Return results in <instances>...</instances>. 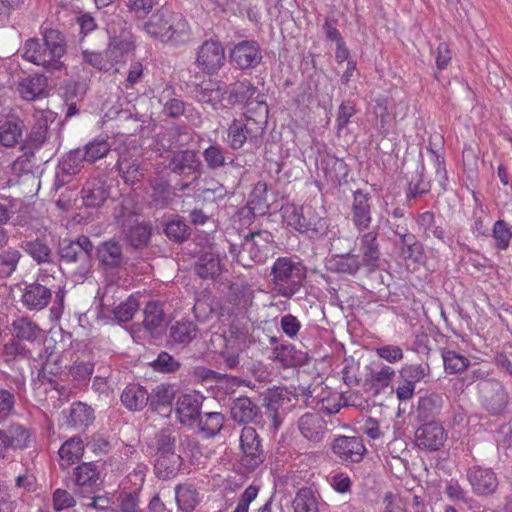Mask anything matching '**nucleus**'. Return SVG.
<instances>
[{
    "mask_svg": "<svg viewBox=\"0 0 512 512\" xmlns=\"http://www.w3.org/2000/svg\"><path fill=\"white\" fill-rule=\"evenodd\" d=\"M176 436L170 428L162 429L151 439L148 449L154 456L175 452Z\"/></svg>",
    "mask_w": 512,
    "mask_h": 512,
    "instance_id": "ea45409f",
    "label": "nucleus"
},
{
    "mask_svg": "<svg viewBox=\"0 0 512 512\" xmlns=\"http://www.w3.org/2000/svg\"><path fill=\"white\" fill-rule=\"evenodd\" d=\"M94 410L85 403L75 402L71 405L68 423L76 429H84L94 421Z\"/></svg>",
    "mask_w": 512,
    "mask_h": 512,
    "instance_id": "8fccbe9b",
    "label": "nucleus"
},
{
    "mask_svg": "<svg viewBox=\"0 0 512 512\" xmlns=\"http://www.w3.org/2000/svg\"><path fill=\"white\" fill-rule=\"evenodd\" d=\"M198 333L199 329L196 323L183 319L171 324L168 337L173 344L187 346L197 337Z\"/></svg>",
    "mask_w": 512,
    "mask_h": 512,
    "instance_id": "72a5a7b5",
    "label": "nucleus"
},
{
    "mask_svg": "<svg viewBox=\"0 0 512 512\" xmlns=\"http://www.w3.org/2000/svg\"><path fill=\"white\" fill-rule=\"evenodd\" d=\"M269 412H276L292 401H297V395L286 387H273L268 390L265 397Z\"/></svg>",
    "mask_w": 512,
    "mask_h": 512,
    "instance_id": "3c124183",
    "label": "nucleus"
},
{
    "mask_svg": "<svg viewBox=\"0 0 512 512\" xmlns=\"http://www.w3.org/2000/svg\"><path fill=\"white\" fill-rule=\"evenodd\" d=\"M222 263L218 254L206 252L201 254L194 265L195 273L202 279H215L222 272Z\"/></svg>",
    "mask_w": 512,
    "mask_h": 512,
    "instance_id": "c9c22d12",
    "label": "nucleus"
},
{
    "mask_svg": "<svg viewBox=\"0 0 512 512\" xmlns=\"http://www.w3.org/2000/svg\"><path fill=\"white\" fill-rule=\"evenodd\" d=\"M258 89L249 80L236 81L229 86L225 85V93L228 94L229 104H250L254 98H258Z\"/></svg>",
    "mask_w": 512,
    "mask_h": 512,
    "instance_id": "7c9ffc66",
    "label": "nucleus"
},
{
    "mask_svg": "<svg viewBox=\"0 0 512 512\" xmlns=\"http://www.w3.org/2000/svg\"><path fill=\"white\" fill-rule=\"evenodd\" d=\"M12 328L17 338L27 341L36 340L40 333L38 325L26 317L15 319Z\"/></svg>",
    "mask_w": 512,
    "mask_h": 512,
    "instance_id": "052dcab7",
    "label": "nucleus"
},
{
    "mask_svg": "<svg viewBox=\"0 0 512 512\" xmlns=\"http://www.w3.org/2000/svg\"><path fill=\"white\" fill-rule=\"evenodd\" d=\"M83 452L84 444L80 437H72L65 441L58 451L61 469L65 470L78 461Z\"/></svg>",
    "mask_w": 512,
    "mask_h": 512,
    "instance_id": "a19ab883",
    "label": "nucleus"
},
{
    "mask_svg": "<svg viewBox=\"0 0 512 512\" xmlns=\"http://www.w3.org/2000/svg\"><path fill=\"white\" fill-rule=\"evenodd\" d=\"M307 269L296 257H278L270 268L271 290L291 299L304 286Z\"/></svg>",
    "mask_w": 512,
    "mask_h": 512,
    "instance_id": "f03ea898",
    "label": "nucleus"
},
{
    "mask_svg": "<svg viewBox=\"0 0 512 512\" xmlns=\"http://www.w3.org/2000/svg\"><path fill=\"white\" fill-rule=\"evenodd\" d=\"M311 213L310 208L287 206L284 209V221L289 227L297 230L300 233L312 232L316 235H322L326 232L328 226L326 220L322 218L309 217Z\"/></svg>",
    "mask_w": 512,
    "mask_h": 512,
    "instance_id": "0eeeda50",
    "label": "nucleus"
},
{
    "mask_svg": "<svg viewBox=\"0 0 512 512\" xmlns=\"http://www.w3.org/2000/svg\"><path fill=\"white\" fill-rule=\"evenodd\" d=\"M197 419L199 432L206 438L216 436L224 424V416L219 412L200 414Z\"/></svg>",
    "mask_w": 512,
    "mask_h": 512,
    "instance_id": "864d4df0",
    "label": "nucleus"
},
{
    "mask_svg": "<svg viewBox=\"0 0 512 512\" xmlns=\"http://www.w3.org/2000/svg\"><path fill=\"white\" fill-rule=\"evenodd\" d=\"M81 150L85 161L93 164L107 156L111 150V145L106 139L98 137L85 144Z\"/></svg>",
    "mask_w": 512,
    "mask_h": 512,
    "instance_id": "5fc2aeb1",
    "label": "nucleus"
},
{
    "mask_svg": "<svg viewBox=\"0 0 512 512\" xmlns=\"http://www.w3.org/2000/svg\"><path fill=\"white\" fill-rule=\"evenodd\" d=\"M259 44L253 40H244L236 44L230 52V59L239 69H253L262 61Z\"/></svg>",
    "mask_w": 512,
    "mask_h": 512,
    "instance_id": "4468645a",
    "label": "nucleus"
},
{
    "mask_svg": "<svg viewBox=\"0 0 512 512\" xmlns=\"http://www.w3.org/2000/svg\"><path fill=\"white\" fill-rule=\"evenodd\" d=\"M416 222L425 238L435 237L444 244H448L451 241L443 228V220L440 217H436L433 212L425 211L419 214Z\"/></svg>",
    "mask_w": 512,
    "mask_h": 512,
    "instance_id": "cd10ccee",
    "label": "nucleus"
},
{
    "mask_svg": "<svg viewBox=\"0 0 512 512\" xmlns=\"http://www.w3.org/2000/svg\"><path fill=\"white\" fill-rule=\"evenodd\" d=\"M267 184L258 181L249 195L248 208L253 215H264L269 209L267 200Z\"/></svg>",
    "mask_w": 512,
    "mask_h": 512,
    "instance_id": "603ef678",
    "label": "nucleus"
},
{
    "mask_svg": "<svg viewBox=\"0 0 512 512\" xmlns=\"http://www.w3.org/2000/svg\"><path fill=\"white\" fill-rule=\"evenodd\" d=\"M149 393L145 387L139 384H129L121 393V403L129 411L143 410L149 403Z\"/></svg>",
    "mask_w": 512,
    "mask_h": 512,
    "instance_id": "2f4dec72",
    "label": "nucleus"
},
{
    "mask_svg": "<svg viewBox=\"0 0 512 512\" xmlns=\"http://www.w3.org/2000/svg\"><path fill=\"white\" fill-rule=\"evenodd\" d=\"M202 396L199 394H183L176 402V415L180 423L191 425L200 416Z\"/></svg>",
    "mask_w": 512,
    "mask_h": 512,
    "instance_id": "5701e85b",
    "label": "nucleus"
},
{
    "mask_svg": "<svg viewBox=\"0 0 512 512\" xmlns=\"http://www.w3.org/2000/svg\"><path fill=\"white\" fill-rule=\"evenodd\" d=\"M139 308V302L136 297L130 296L113 309L115 319L119 322L130 321Z\"/></svg>",
    "mask_w": 512,
    "mask_h": 512,
    "instance_id": "338daca9",
    "label": "nucleus"
},
{
    "mask_svg": "<svg viewBox=\"0 0 512 512\" xmlns=\"http://www.w3.org/2000/svg\"><path fill=\"white\" fill-rule=\"evenodd\" d=\"M47 78L41 74H35L24 78L18 86L21 97L27 101H34L45 95Z\"/></svg>",
    "mask_w": 512,
    "mask_h": 512,
    "instance_id": "e433bc0d",
    "label": "nucleus"
},
{
    "mask_svg": "<svg viewBox=\"0 0 512 512\" xmlns=\"http://www.w3.org/2000/svg\"><path fill=\"white\" fill-rule=\"evenodd\" d=\"M301 435L310 442H320L326 432V422L319 413L307 412L297 422Z\"/></svg>",
    "mask_w": 512,
    "mask_h": 512,
    "instance_id": "412c9836",
    "label": "nucleus"
},
{
    "mask_svg": "<svg viewBox=\"0 0 512 512\" xmlns=\"http://www.w3.org/2000/svg\"><path fill=\"white\" fill-rule=\"evenodd\" d=\"M447 440V432L442 424L435 420L419 426L415 431L416 446L425 451L440 450Z\"/></svg>",
    "mask_w": 512,
    "mask_h": 512,
    "instance_id": "9b49d317",
    "label": "nucleus"
},
{
    "mask_svg": "<svg viewBox=\"0 0 512 512\" xmlns=\"http://www.w3.org/2000/svg\"><path fill=\"white\" fill-rule=\"evenodd\" d=\"M109 197L110 187L103 177L88 179L81 190V198L87 208H99Z\"/></svg>",
    "mask_w": 512,
    "mask_h": 512,
    "instance_id": "a211bd4d",
    "label": "nucleus"
},
{
    "mask_svg": "<svg viewBox=\"0 0 512 512\" xmlns=\"http://www.w3.org/2000/svg\"><path fill=\"white\" fill-rule=\"evenodd\" d=\"M276 243L272 233L267 230L250 232L238 246L230 244L229 253L243 267L250 268L264 264L275 254Z\"/></svg>",
    "mask_w": 512,
    "mask_h": 512,
    "instance_id": "20e7f679",
    "label": "nucleus"
},
{
    "mask_svg": "<svg viewBox=\"0 0 512 512\" xmlns=\"http://www.w3.org/2000/svg\"><path fill=\"white\" fill-rule=\"evenodd\" d=\"M377 238L378 233L376 231L366 232L360 237V263L369 271H373L378 267L380 260V248Z\"/></svg>",
    "mask_w": 512,
    "mask_h": 512,
    "instance_id": "b1692460",
    "label": "nucleus"
},
{
    "mask_svg": "<svg viewBox=\"0 0 512 512\" xmlns=\"http://www.w3.org/2000/svg\"><path fill=\"white\" fill-rule=\"evenodd\" d=\"M152 368L160 373H174L181 367V363L168 352L162 351L151 363Z\"/></svg>",
    "mask_w": 512,
    "mask_h": 512,
    "instance_id": "774afa93",
    "label": "nucleus"
},
{
    "mask_svg": "<svg viewBox=\"0 0 512 512\" xmlns=\"http://www.w3.org/2000/svg\"><path fill=\"white\" fill-rule=\"evenodd\" d=\"M492 237L495 240L496 249L507 250L512 238V227L504 220H497L492 229Z\"/></svg>",
    "mask_w": 512,
    "mask_h": 512,
    "instance_id": "e2e57ef3",
    "label": "nucleus"
},
{
    "mask_svg": "<svg viewBox=\"0 0 512 512\" xmlns=\"http://www.w3.org/2000/svg\"><path fill=\"white\" fill-rule=\"evenodd\" d=\"M166 167L179 176H189L200 173L202 164L196 151L186 149L174 152Z\"/></svg>",
    "mask_w": 512,
    "mask_h": 512,
    "instance_id": "f3484780",
    "label": "nucleus"
},
{
    "mask_svg": "<svg viewBox=\"0 0 512 512\" xmlns=\"http://www.w3.org/2000/svg\"><path fill=\"white\" fill-rule=\"evenodd\" d=\"M194 99L202 105L209 106L213 111L222 110L225 83L220 80H205L195 85L192 90Z\"/></svg>",
    "mask_w": 512,
    "mask_h": 512,
    "instance_id": "f8f14e48",
    "label": "nucleus"
},
{
    "mask_svg": "<svg viewBox=\"0 0 512 512\" xmlns=\"http://www.w3.org/2000/svg\"><path fill=\"white\" fill-rule=\"evenodd\" d=\"M294 512H319V500L310 488L300 489L292 502Z\"/></svg>",
    "mask_w": 512,
    "mask_h": 512,
    "instance_id": "6e6d98bb",
    "label": "nucleus"
},
{
    "mask_svg": "<svg viewBox=\"0 0 512 512\" xmlns=\"http://www.w3.org/2000/svg\"><path fill=\"white\" fill-rule=\"evenodd\" d=\"M175 500L182 512H192L200 503V495L191 483L179 484L175 487Z\"/></svg>",
    "mask_w": 512,
    "mask_h": 512,
    "instance_id": "4c0bfd02",
    "label": "nucleus"
},
{
    "mask_svg": "<svg viewBox=\"0 0 512 512\" xmlns=\"http://www.w3.org/2000/svg\"><path fill=\"white\" fill-rule=\"evenodd\" d=\"M150 187L152 206L156 208H164L172 202L175 193L167 181L162 180L161 178H154V180L150 182Z\"/></svg>",
    "mask_w": 512,
    "mask_h": 512,
    "instance_id": "37998d69",
    "label": "nucleus"
},
{
    "mask_svg": "<svg viewBox=\"0 0 512 512\" xmlns=\"http://www.w3.org/2000/svg\"><path fill=\"white\" fill-rule=\"evenodd\" d=\"M467 479L475 494L480 496L492 495L498 487V478L490 468L478 465L467 470Z\"/></svg>",
    "mask_w": 512,
    "mask_h": 512,
    "instance_id": "dca6fc26",
    "label": "nucleus"
},
{
    "mask_svg": "<svg viewBox=\"0 0 512 512\" xmlns=\"http://www.w3.org/2000/svg\"><path fill=\"white\" fill-rule=\"evenodd\" d=\"M328 270L349 276H355L363 267L360 263V255L352 252L344 254H333L327 259Z\"/></svg>",
    "mask_w": 512,
    "mask_h": 512,
    "instance_id": "bb28decb",
    "label": "nucleus"
},
{
    "mask_svg": "<svg viewBox=\"0 0 512 512\" xmlns=\"http://www.w3.org/2000/svg\"><path fill=\"white\" fill-rule=\"evenodd\" d=\"M442 358L445 372L448 374L460 373L470 365L468 358L453 350H444Z\"/></svg>",
    "mask_w": 512,
    "mask_h": 512,
    "instance_id": "680f3d73",
    "label": "nucleus"
},
{
    "mask_svg": "<svg viewBox=\"0 0 512 512\" xmlns=\"http://www.w3.org/2000/svg\"><path fill=\"white\" fill-rule=\"evenodd\" d=\"M145 32L161 42L182 43L189 38L190 27L179 13L160 9L144 24Z\"/></svg>",
    "mask_w": 512,
    "mask_h": 512,
    "instance_id": "39448f33",
    "label": "nucleus"
},
{
    "mask_svg": "<svg viewBox=\"0 0 512 512\" xmlns=\"http://www.w3.org/2000/svg\"><path fill=\"white\" fill-rule=\"evenodd\" d=\"M118 171L128 185H134L141 181L144 176L143 169L136 159L121 155L116 164Z\"/></svg>",
    "mask_w": 512,
    "mask_h": 512,
    "instance_id": "49530a36",
    "label": "nucleus"
},
{
    "mask_svg": "<svg viewBox=\"0 0 512 512\" xmlns=\"http://www.w3.org/2000/svg\"><path fill=\"white\" fill-rule=\"evenodd\" d=\"M400 232L401 255L408 260L418 262L423 257L422 244L417 240L416 236L410 232L406 233L403 227L397 229Z\"/></svg>",
    "mask_w": 512,
    "mask_h": 512,
    "instance_id": "09e8293b",
    "label": "nucleus"
},
{
    "mask_svg": "<svg viewBox=\"0 0 512 512\" xmlns=\"http://www.w3.org/2000/svg\"><path fill=\"white\" fill-rule=\"evenodd\" d=\"M24 129L25 123L19 117L0 122V145L6 148L15 147L21 141Z\"/></svg>",
    "mask_w": 512,
    "mask_h": 512,
    "instance_id": "473e14b6",
    "label": "nucleus"
},
{
    "mask_svg": "<svg viewBox=\"0 0 512 512\" xmlns=\"http://www.w3.org/2000/svg\"><path fill=\"white\" fill-rule=\"evenodd\" d=\"M52 289L39 281L26 285L21 302L28 310L40 311L51 301Z\"/></svg>",
    "mask_w": 512,
    "mask_h": 512,
    "instance_id": "aec40b11",
    "label": "nucleus"
},
{
    "mask_svg": "<svg viewBox=\"0 0 512 512\" xmlns=\"http://www.w3.org/2000/svg\"><path fill=\"white\" fill-rule=\"evenodd\" d=\"M116 222L122 228L127 241L135 248H140L147 245L150 236L151 228L145 223H127L123 215H116Z\"/></svg>",
    "mask_w": 512,
    "mask_h": 512,
    "instance_id": "a878e982",
    "label": "nucleus"
},
{
    "mask_svg": "<svg viewBox=\"0 0 512 512\" xmlns=\"http://www.w3.org/2000/svg\"><path fill=\"white\" fill-rule=\"evenodd\" d=\"M84 162L86 161L80 148L71 150L66 153L58 165L54 181V188L58 190L68 184L72 178L81 171Z\"/></svg>",
    "mask_w": 512,
    "mask_h": 512,
    "instance_id": "2eb2a0df",
    "label": "nucleus"
},
{
    "mask_svg": "<svg viewBox=\"0 0 512 512\" xmlns=\"http://www.w3.org/2000/svg\"><path fill=\"white\" fill-rule=\"evenodd\" d=\"M135 49L134 40L129 32L123 31L112 38L106 50V58L111 63H120Z\"/></svg>",
    "mask_w": 512,
    "mask_h": 512,
    "instance_id": "c756f323",
    "label": "nucleus"
},
{
    "mask_svg": "<svg viewBox=\"0 0 512 512\" xmlns=\"http://www.w3.org/2000/svg\"><path fill=\"white\" fill-rule=\"evenodd\" d=\"M370 200V194L361 189L353 193L351 220L358 231L368 229L372 222Z\"/></svg>",
    "mask_w": 512,
    "mask_h": 512,
    "instance_id": "6ab92c4d",
    "label": "nucleus"
},
{
    "mask_svg": "<svg viewBox=\"0 0 512 512\" xmlns=\"http://www.w3.org/2000/svg\"><path fill=\"white\" fill-rule=\"evenodd\" d=\"M24 150L23 154L17 157L11 165L12 173L16 176L33 174L38 168L34 151Z\"/></svg>",
    "mask_w": 512,
    "mask_h": 512,
    "instance_id": "bf43d9fd",
    "label": "nucleus"
},
{
    "mask_svg": "<svg viewBox=\"0 0 512 512\" xmlns=\"http://www.w3.org/2000/svg\"><path fill=\"white\" fill-rule=\"evenodd\" d=\"M73 476L75 485L81 489V492L93 493L101 485L99 470L93 462L78 465L74 469Z\"/></svg>",
    "mask_w": 512,
    "mask_h": 512,
    "instance_id": "393cba45",
    "label": "nucleus"
},
{
    "mask_svg": "<svg viewBox=\"0 0 512 512\" xmlns=\"http://www.w3.org/2000/svg\"><path fill=\"white\" fill-rule=\"evenodd\" d=\"M96 257L105 269H118L126 264L122 246L114 240L99 244L96 248Z\"/></svg>",
    "mask_w": 512,
    "mask_h": 512,
    "instance_id": "4be33fe9",
    "label": "nucleus"
},
{
    "mask_svg": "<svg viewBox=\"0 0 512 512\" xmlns=\"http://www.w3.org/2000/svg\"><path fill=\"white\" fill-rule=\"evenodd\" d=\"M93 244L88 236L80 235L75 240L64 239L59 245V255L63 262L79 264L81 274L90 268Z\"/></svg>",
    "mask_w": 512,
    "mask_h": 512,
    "instance_id": "423d86ee",
    "label": "nucleus"
},
{
    "mask_svg": "<svg viewBox=\"0 0 512 512\" xmlns=\"http://www.w3.org/2000/svg\"><path fill=\"white\" fill-rule=\"evenodd\" d=\"M256 103L262 110L257 118L245 114L244 117L234 119L229 125L226 142L231 149H241L245 144L251 147L261 145L267 124L268 109L263 100H257Z\"/></svg>",
    "mask_w": 512,
    "mask_h": 512,
    "instance_id": "7ed1b4c3",
    "label": "nucleus"
},
{
    "mask_svg": "<svg viewBox=\"0 0 512 512\" xmlns=\"http://www.w3.org/2000/svg\"><path fill=\"white\" fill-rule=\"evenodd\" d=\"M331 448L344 463H359L366 453L363 440L358 436H338L334 439Z\"/></svg>",
    "mask_w": 512,
    "mask_h": 512,
    "instance_id": "ddd939ff",
    "label": "nucleus"
},
{
    "mask_svg": "<svg viewBox=\"0 0 512 512\" xmlns=\"http://www.w3.org/2000/svg\"><path fill=\"white\" fill-rule=\"evenodd\" d=\"M20 247L37 264L53 263V252L48 243L43 239L25 240Z\"/></svg>",
    "mask_w": 512,
    "mask_h": 512,
    "instance_id": "58836bf2",
    "label": "nucleus"
},
{
    "mask_svg": "<svg viewBox=\"0 0 512 512\" xmlns=\"http://www.w3.org/2000/svg\"><path fill=\"white\" fill-rule=\"evenodd\" d=\"M240 447L243 453L241 461L245 468L254 470L264 462L265 455L255 428L251 426L242 428Z\"/></svg>",
    "mask_w": 512,
    "mask_h": 512,
    "instance_id": "9d476101",
    "label": "nucleus"
},
{
    "mask_svg": "<svg viewBox=\"0 0 512 512\" xmlns=\"http://www.w3.org/2000/svg\"><path fill=\"white\" fill-rule=\"evenodd\" d=\"M481 403L492 415H499L507 407L508 393L501 382L495 379L483 381L478 385Z\"/></svg>",
    "mask_w": 512,
    "mask_h": 512,
    "instance_id": "1a4fd4ad",
    "label": "nucleus"
},
{
    "mask_svg": "<svg viewBox=\"0 0 512 512\" xmlns=\"http://www.w3.org/2000/svg\"><path fill=\"white\" fill-rule=\"evenodd\" d=\"M149 397L148 404L152 410H157L159 407L169 406L175 397L174 386L167 383L160 384L152 390Z\"/></svg>",
    "mask_w": 512,
    "mask_h": 512,
    "instance_id": "13d9d810",
    "label": "nucleus"
},
{
    "mask_svg": "<svg viewBox=\"0 0 512 512\" xmlns=\"http://www.w3.org/2000/svg\"><path fill=\"white\" fill-rule=\"evenodd\" d=\"M443 407V398L439 394L423 396L418 401L417 417L422 421L433 419L440 414Z\"/></svg>",
    "mask_w": 512,
    "mask_h": 512,
    "instance_id": "de8ad7c7",
    "label": "nucleus"
},
{
    "mask_svg": "<svg viewBox=\"0 0 512 512\" xmlns=\"http://www.w3.org/2000/svg\"><path fill=\"white\" fill-rule=\"evenodd\" d=\"M259 413V407L248 397L236 398L230 408L231 418L239 424L255 421Z\"/></svg>",
    "mask_w": 512,
    "mask_h": 512,
    "instance_id": "f704fd0d",
    "label": "nucleus"
},
{
    "mask_svg": "<svg viewBox=\"0 0 512 512\" xmlns=\"http://www.w3.org/2000/svg\"><path fill=\"white\" fill-rule=\"evenodd\" d=\"M66 53V39L57 29H45L42 39L30 38L23 47V57L43 67L47 72L54 73L64 68L62 58Z\"/></svg>",
    "mask_w": 512,
    "mask_h": 512,
    "instance_id": "f257e3e1",
    "label": "nucleus"
},
{
    "mask_svg": "<svg viewBox=\"0 0 512 512\" xmlns=\"http://www.w3.org/2000/svg\"><path fill=\"white\" fill-rule=\"evenodd\" d=\"M182 464V458L177 453L157 455L155 459V473L159 478L169 479L177 474Z\"/></svg>",
    "mask_w": 512,
    "mask_h": 512,
    "instance_id": "a18cd8bd",
    "label": "nucleus"
},
{
    "mask_svg": "<svg viewBox=\"0 0 512 512\" xmlns=\"http://www.w3.org/2000/svg\"><path fill=\"white\" fill-rule=\"evenodd\" d=\"M20 258V252L13 248L0 253V277H9L15 271Z\"/></svg>",
    "mask_w": 512,
    "mask_h": 512,
    "instance_id": "69168bd1",
    "label": "nucleus"
},
{
    "mask_svg": "<svg viewBox=\"0 0 512 512\" xmlns=\"http://www.w3.org/2000/svg\"><path fill=\"white\" fill-rule=\"evenodd\" d=\"M48 129L47 119L44 117L38 118L27 135L21 149H29L32 151L41 149L49 140Z\"/></svg>",
    "mask_w": 512,
    "mask_h": 512,
    "instance_id": "79ce46f5",
    "label": "nucleus"
},
{
    "mask_svg": "<svg viewBox=\"0 0 512 512\" xmlns=\"http://www.w3.org/2000/svg\"><path fill=\"white\" fill-rule=\"evenodd\" d=\"M203 158L211 170L219 169L227 164L225 149L217 143L211 144L203 151Z\"/></svg>",
    "mask_w": 512,
    "mask_h": 512,
    "instance_id": "0e129e2a",
    "label": "nucleus"
},
{
    "mask_svg": "<svg viewBox=\"0 0 512 512\" xmlns=\"http://www.w3.org/2000/svg\"><path fill=\"white\" fill-rule=\"evenodd\" d=\"M143 325L147 331L153 333L162 326L164 322V311L162 304L157 301H149L144 308Z\"/></svg>",
    "mask_w": 512,
    "mask_h": 512,
    "instance_id": "4d7b16f0",
    "label": "nucleus"
},
{
    "mask_svg": "<svg viewBox=\"0 0 512 512\" xmlns=\"http://www.w3.org/2000/svg\"><path fill=\"white\" fill-rule=\"evenodd\" d=\"M273 360L279 362L283 367H297L308 363V353L298 350L292 344H281L273 348Z\"/></svg>",
    "mask_w": 512,
    "mask_h": 512,
    "instance_id": "c85d7f7f",
    "label": "nucleus"
},
{
    "mask_svg": "<svg viewBox=\"0 0 512 512\" xmlns=\"http://www.w3.org/2000/svg\"><path fill=\"white\" fill-rule=\"evenodd\" d=\"M225 61V50L219 41L206 40L197 48L195 64L207 75L216 74Z\"/></svg>",
    "mask_w": 512,
    "mask_h": 512,
    "instance_id": "6e6552de",
    "label": "nucleus"
},
{
    "mask_svg": "<svg viewBox=\"0 0 512 512\" xmlns=\"http://www.w3.org/2000/svg\"><path fill=\"white\" fill-rule=\"evenodd\" d=\"M3 430L6 434V444L11 449H26L34 440L30 430L19 424H11Z\"/></svg>",
    "mask_w": 512,
    "mask_h": 512,
    "instance_id": "c03bdc74",
    "label": "nucleus"
}]
</instances>
